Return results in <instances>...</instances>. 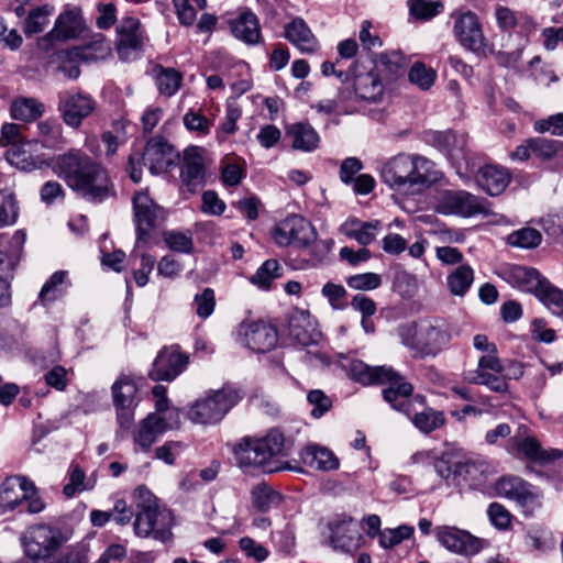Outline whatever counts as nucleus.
<instances>
[{
    "instance_id": "obj_25",
    "label": "nucleus",
    "mask_w": 563,
    "mask_h": 563,
    "mask_svg": "<svg viewBox=\"0 0 563 563\" xmlns=\"http://www.w3.org/2000/svg\"><path fill=\"white\" fill-rule=\"evenodd\" d=\"M510 175L504 167L485 165L476 175L478 186L489 196L500 195L510 183Z\"/></svg>"
},
{
    "instance_id": "obj_61",
    "label": "nucleus",
    "mask_w": 563,
    "mask_h": 563,
    "mask_svg": "<svg viewBox=\"0 0 563 563\" xmlns=\"http://www.w3.org/2000/svg\"><path fill=\"white\" fill-rule=\"evenodd\" d=\"M333 242L331 240L318 241L316 239L308 247H302L307 250L310 257L307 260L310 266H317L322 263L328 256Z\"/></svg>"
},
{
    "instance_id": "obj_13",
    "label": "nucleus",
    "mask_w": 563,
    "mask_h": 563,
    "mask_svg": "<svg viewBox=\"0 0 563 563\" xmlns=\"http://www.w3.org/2000/svg\"><path fill=\"white\" fill-rule=\"evenodd\" d=\"M205 150L199 146H190L184 151L180 166V181L189 194H195L206 184Z\"/></svg>"
},
{
    "instance_id": "obj_35",
    "label": "nucleus",
    "mask_w": 563,
    "mask_h": 563,
    "mask_svg": "<svg viewBox=\"0 0 563 563\" xmlns=\"http://www.w3.org/2000/svg\"><path fill=\"white\" fill-rule=\"evenodd\" d=\"M474 283V271L470 265L461 264L446 275V287L451 295L464 297Z\"/></svg>"
},
{
    "instance_id": "obj_49",
    "label": "nucleus",
    "mask_w": 563,
    "mask_h": 563,
    "mask_svg": "<svg viewBox=\"0 0 563 563\" xmlns=\"http://www.w3.org/2000/svg\"><path fill=\"white\" fill-rule=\"evenodd\" d=\"M51 13L52 9H49L47 5L33 9L24 20V34L31 36L42 32L48 23V16Z\"/></svg>"
},
{
    "instance_id": "obj_41",
    "label": "nucleus",
    "mask_w": 563,
    "mask_h": 563,
    "mask_svg": "<svg viewBox=\"0 0 563 563\" xmlns=\"http://www.w3.org/2000/svg\"><path fill=\"white\" fill-rule=\"evenodd\" d=\"M40 142L44 147L56 150L60 148L66 140L63 135V128L55 121H41L37 123Z\"/></svg>"
},
{
    "instance_id": "obj_58",
    "label": "nucleus",
    "mask_w": 563,
    "mask_h": 563,
    "mask_svg": "<svg viewBox=\"0 0 563 563\" xmlns=\"http://www.w3.org/2000/svg\"><path fill=\"white\" fill-rule=\"evenodd\" d=\"M464 467L471 485L475 487L484 485L490 474L489 465L485 462H471Z\"/></svg>"
},
{
    "instance_id": "obj_46",
    "label": "nucleus",
    "mask_w": 563,
    "mask_h": 563,
    "mask_svg": "<svg viewBox=\"0 0 563 563\" xmlns=\"http://www.w3.org/2000/svg\"><path fill=\"white\" fill-rule=\"evenodd\" d=\"M413 527L401 525L395 529L386 528L378 533V543L384 549H393L413 534Z\"/></svg>"
},
{
    "instance_id": "obj_31",
    "label": "nucleus",
    "mask_w": 563,
    "mask_h": 563,
    "mask_svg": "<svg viewBox=\"0 0 563 563\" xmlns=\"http://www.w3.org/2000/svg\"><path fill=\"white\" fill-rule=\"evenodd\" d=\"M301 460L307 466L318 471H333L339 468V460L332 451L324 446L311 444L305 448Z\"/></svg>"
},
{
    "instance_id": "obj_56",
    "label": "nucleus",
    "mask_w": 563,
    "mask_h": 563,
    "mask_svg": "<svg viewBox=\"0 0 563 563\" xmlns=\"http://www.w3.org/2000/svg\"><path fill=\"white\" fill-rule=\"evenodd\" d=\"M346 284L356 290H373L382 285V277L376 273L356 274L350 276Z\"/></svg>"
},
{
    "instance_id": "obj_60",
    "label": "nucleus",
    "mask_w": 563,
    "mask_h": 563,
    "mask_svg": "<svg viewBox=\"0 0 563 563\" xmlns=\"http://www.w3.org/2000/svg\"><path fill=\"white\" fill-rule=\"evenodd\" d=\"M380 230V221H364L355 234H351V239L355 240L360 245L367 246L376 238L377 232Z\"/></svg>"
},
{
    "instance_id": "obj_20",
    "label": "nucleus",
    "mask_w": 563,
    "mask_h": 563,
    "mask_svg": "<svg viewBox=\"0 0 563 563\" xmlns=\"http://www.w3.org/2000/svg\"><path fill=\"white\" fill-rule=\"evenodd\" d=\"M82 26L81 9L78 7H67L57 18L55 25L40 41V45L48 49L55 41H65L78 35Z\"/></svg>"
},
{
    "instance_id": "obj_24",
    "label": "nucleus",
    "mask_w": 563,
    "mask_h": 563,
    "mask_svg": "<svg viewBox=\"0 0 563 563\" xmlns=\"http://www.w3.org/2000/svg\"><path fill=\"white\" fill-rule=\"evenodd\" d=\"M36 487L34 483L24 476H9L0 486V503L8 509L13 510L25 498L30 497V493L34 494Z\"/></svg>"
},
{
    "instance_id": "obj_51",
    "label": "nucleus",
    "mask_w": 563,
    "mask_h": 563,
    "mask_svg": "<svg viewBox=\"0 0 563 563\" xmlns=\"http://www.w3.org/2000/svg\"><path fill=\"white\" fill-rule=\"evenodd\" d=\"M408 77L411 84L417 85L422 90H428L433 86L437 73L423 63L417 62L411 66Z\"/></svg>"
},
{
    "instance_id": "obj_23",
    "label": "nucleus",
    "mask_w": 563,
    "mask_h": 563,
    "mask_svg": "<svg viewBox=\"0 0 563 563\" xmlns=\"http://www.w3.org/2000/svg\"><path fill=\"white\" fill-rule=\"evenodd\" d=\"M495 488L499 496L515 499L522 506L534 504L540 497L539 493L533 490L529 483L512 475L499 478Z\"/></svg>"
},
{
    "instance_id": "obj_12",
    "label": "nucleus",
    "mask_w": 563,
    "mask_h": 563,
    "mask_svg": "<svg viewBox=\"0 0 563 563\" xmlns=\"http://www.w3.org/2000/svg\"><path fill=\"white\" fill-rule=\"evenodd\" d=\"M438 541L449 551L472 556L486 545V541L472 536L465 530L450 526H440L434 529Z\"/></svg>"
},
{
    "instance_id": "obj_21",
    "label": "nucleus",
    "mask_w": 563,
    "mask_h": 563,
    "mask_svg": "<svg viewBox=\"0 0 563 563\" xmlns=\"http://www.w3.org/2000/svg\"><path fill=\"white\" fill-rule=\"evenodd\" d=\"M330 529L334 550L351 554L360 548L363 537L352 518L335 520L330 523Z\"/></svg>"
},
{
    "instance_id": "obj_47",
    "label": "nucleus",
    "mask_w": 563,
    "mask_h": 563,
    "mask_svg": "<svg viewBox=\"0 0 563 563\" xmlns=\"http://www.w3.org/2000/svg\"><path fill=\"white\" fill-rule=\"evenodd\" d=\"M163 240L169 250L189 254L194 251V240L190 231H165Z\"/></svg>"
},
{
    "instance_id": "obj_62",
    "label": "nucleus",
    "mask_w": 563,
    "mask_h": 563,
    "mask_svg": "<svg viewBox=\"0 0 563 563\" xmlns=\"http://www.w3.org/2000/svg\"><path fill=\"white\" fill-rule=\"evenodd\" d=\"M85 472L78 465L70 466L69 483L63 488V493L66 497H73L76 493L82 492L85 487Z\"/></svg>"
},
{
    "instance_id": "obj_26",
    "label": "nucleus",
    "mask_w": 563,
    "mask_h": 563,
    "mask_svg": "<svg viewBox=\"0 0 563 563\" xmlns=\"http://www.w3.org/2000/svg\"><path fill=\"white\" fill-rule=\"evenodd\" d=\"M230 27L233 35L249 45L261 42L262 33L257 16L249 11H242L235 19L231 20Z\"/></svg>"
},
{
    "instance_id": "obj_17",
    "label": "nucleus",
    "mask_w": 563,
    "mask_h": 563,
    "mask_svg": "<svg viewBox=\"0 0 563 563\" xmlns=\"http://www.w3.org/2000/svg\"><path fill=\"white\" fill-rule=\"evenodd\" d=\"M118 45L117 51L122 60H130L136 57L142 49L144 35L139 19L125 16L117 26Z\"/></svg>"
},
{
    "instance_id": "obj_8",
    "label": "nucleus",
    "mask_w": 563,
    "mask_h": 563,
    "mask_svg": "<svg viewBox=\"0 0 563 563\" xmlns=\"http://www.w3.org/2000/svg\"><path fill=\"white\" fill-rule=\"evenodd\" d=\"M438 210L443 214L471 218L476 214H489V202L465 190L445 191Z\"/></svg>"
},
{
    "instance_id": "obj_27",
    "label": "nucleus",
    "mask_w": 563,
    "mask_h": 563,
    "mask_svg": "<svg viewBox=\"0 0 563 563\" xmlns=\"http://www.w3.org/2000/svg\"><path fill=\"white\" fill-rule=\"evenodd\" d=\"M165 418L157 413H150L143 419L133 433V440L143 451H148L158 434L166 430Z\"/></svg>"
},
{
    "instance_id": "obj_57",
    "label": "nucleus",
    "mask_w": 563,
    "mask_h": 563,
    "mask_svg": "<svg viewBox=\"0 0 563 563\" xmlns=\"http://www.w3.org/2000/svg\"><path fill=\"white\" fill-rule=\"evenodd\" d=\"M196 313L201 319H207L212 314L216 307L214 291L211 288H205L201 294L195 296Z\"/></svg>"
},
{
    "instance_id": "obj_42",
    "label": "nucleus",
    "mask_w": 563,
    "mask_h": 563,
    "mask_svg": "<svg viewBox=\"0 0 563 563\" xmlns=\"http://www.w3.org/2000/svg\"><path fill=\"white\" fill-rule=\"evenodd\" d=\"M253 506L261 512H267L278 506L282 496L266 484H258L252 489Z\"/></svg>"
},
{
    "instance_id": "obj_63",
    "label": "nucleus",
    "mask_w": 563,
    "mask_h": 563,
    "mask_svg": "<svg viewBox=\"0 0 563 563\" xmlns=\"http://www.w3.org/2000/svg\"><path fill=\"white\" fill-rule=\"evenodd\" d=\"M490 522L499 530H506L511 523L510 512L500 504L493 503L487 510Z\"/></svg>"
},
{
    "instance_id": "obj_10",
    "label": "nucleus",
    "mask_w": 563,
    "mask_h": 563,
    "mask_svg": "<svg viewBox=\"0 0 563 563\" xmlns=\"http://www.w3.org/2000/svg\"><path fill=\"white\" fill-rule=\"evenodd\" d=\"M236 340L254 352L266 353L277 345L278 333L264 321H244L238 328Z\"/></svg>"
},
{
    "instance_id": "obj_37",
    "label": "nucleus",
    "mask_w": 563,
    "mask_h": 563,
    "mask_svg": "<svg viewBox=\"0 0 563 563\" xmlns=\"http://www.w3.org/2000/svg\"><path fill=\"white\" fill-rule=\"evenodd\" d=\"M384 385H388L383 390V398L386 402L390 404V406L396 409V406L410 397L413 391V387L410 383L405 382L404 378L393 369V376L388 377V380L385 382Z\"/></svg>"
},
{
    "instance_id": "obj_3",
    "label": "nucleus",
    "mask_w": 563,
    "mask_h": 563,
    "mask_svg": "<svg viewBox=\"0 0 563 563\" xmlns=\"http://www.w3.org/2000/svg\"><path fill=\"white\" fill-rule=\"evenodd\" d=\"M398 334L405 346L421 356H435L451 340L446 322L439 318L400 325Z\"/></svg>"
},
{
    "instance_id": "obj_52",
    "label": "nucleus",
    "mask_w": 563,
    "mask_h": 563,
    "mask_svg": "<svg viewBox=\"0 0 563 563\" xmlns=\"http://www.w3.org/2000/svg\"><path fill=\"white\" fill-rule=\"evenodd\" d=\"M443 4L433 0H410V14L418 20H430L441 13Z\"/></svg>"
},
{
    "instance_id": "obj_38",
    "label": "nucleus",
    "mask_w": 563,
    "mask_h": 563,
    "mask_svg": "<svg viewBox=\"0 0 563 563\" xmlns=\"http://www.w3.org/2000/svg\"><path fill=\"white\" fill-rule=\"evenodd\" d=\"M464 378L475 385H484L492 391L505 394L508 391V383L503 373L487 372H466Z\"/></svg>"
},
{
    "instance_id": "obj_34",
    "label": "nucleus",
    "mask_w": 563,
    "mask_h": 563,
    "mask_svg": "<svg viewBox=\"0 0 563 563\" xmlns=\"http://www.w3.org/2000/svg\"><path fill=\"white\" fill-rule=\"evenodd\" d=\"M151 74L159 93L166 97L174 96L181 86L183 75L175 68H166L156 64L153 66Z\"/></svg>"
},
{
    "instance_id": "obj_19",
    "label": "nucleus",
    "mask_w": 563,
    "mask_h": 563,
    "mask_svg": "<svg viewBox=\"0 0 563 563\" xmlns=\"http://www.w3.org/2000/svg\"><path fill=\"white\" fill-rule=\"evenodd\" d=\"M453 32L460 44L475 53L484 51L486 43L477 15L472 11L459 14Z\"/></svg>"
},
{
    "instance_id": "obj_39",
    "label": "nucleus",
    "mask_w": 563,
    "mask_h": 563,
    "mask_svg": "<svg viewBox=\"0 0 563 563\" xmlns=\"http://www.w3.org/2000/svg\"><path fill=\"white\" fill-rule=\"evenodd\" d=\"M533 295L554 313L563 312V291L552 285L544 276Z\"/></svg>"
},
{
    "instance_id": "obj_6",
    "label": "nucleus",
    "mask_w": 563,
    "mask_h": 563,
    "mask_svg": "<svg viewBox=\"0 0 563 563\" xmlns=\"http://www.w3.org/2000/svg\"><path fill=\"white\" fill-rule=\"evenodd\" d=\"M242 399L239 389L224 386L198 398L188 410V419L202 426H214Z\"/></svg>"
},
{
    "instance_id": "obj_29",
    "label": "nucleus",
    "mask_w": 563,
    "mask_h": 563,
    "mask_svg": "<svg viewBox=\"0 0 563 563\" xmlns=\"http://www.w3.org/2000/svg\"><path fill=\"white\" fill-rule=\"evenodd\" d=\"M351 377L363 385H384L393 376V368L388 366H369L362 361H352L350 364Z\"/></svg>"
},
{
    "instance_id": "obj_53",
    "label": "nucleus",
    "mask_w": 563,
    "mask_h": 563,
    "mask_svg": "<svg viewBox=\"0 0 563 563\" xmlns=\"http://www.w3.org/2000/svg\"><path fill=\"white\" fill-rule=\"evenodd\" d=\"M19 207L13 194L0 195V227L15 223Z\"/></svg>"
},
{
    "instance_id": "obj_33",
    "label": "nucleus",
    "mask_w": 563,
    "mask_h": 563,
    "mask_svg": "<svg viewBox=\"0 0 563 563\" xmlns=\"http://www.w3.org/2000/svg\"><path fill=\"white\" fill-rule=\"evenodd\" d=\"M286 135L291 139V146L295 150L310 152L319 144L318 133L308 123H295L288 126Z\"/></svg>"
},
{
    "instance_id": "obj_40",
    "label": "nucleus",
    "mask_w": 563,
    "mask_h": 563,
    "mask_svg": "<svg viewBox=\"0 0 563 563\" xmlns=\"http://www.w3.org/2000/svg\"><path fill=\"white\" fill-rule=\"evenodd\" d=\"M10 111L13 119L29 122L43 114L44 106L34 98H19L12 102Z\"/></svg>"
},
{
    "instance_id": "obj_28",
    "label": "nucleus",
    "mask_w": 563,
    "mask_h": 563,
    "mask_svg": "<svg viewBox=\"0 0 563 563\" xmlns=\"http://www.w3.org/2000/svg\"><path fill=\"white\" fill-rule=\"evenodd\" d=\"M504 278L512 287L533 294L543 276L537 268L512 265L505 271Z\"/></svg>"
},
{
    "instance_id": "obj_50",
    "label": "nucleus",
    "mask_w": 563,
    "mask_h": 563,
    "mask_svg": "<svg viewBox=\"0 0 563 563\" xmlns=\"http://www.w3.org/2000/svg\"><path fill=\"white\" fill-rule=\"evenodd\" d=\"M280 266L276 260L265 261L256 273L251 277V283L262 289H268L274 279L280 276Z\"/></svg>"
},
{
    "instance_id": "obj_43",
    "label": "nucleus",
    "mask_w": 563,
    "mask_h": 563,
    "mask_svg": "<svg viewBox=\"0 0 563 563\" xmlns=\"http://www.w3.org/2000/svg\"><path fill=\"white\" fill-rule=\"evenodd\" d=\"M445 422V418L441 411H437L432 408H428L426 404L423 408H420L418 413H415L412 423L423 433H430L438 428L442 427Z\"/></svg>"
},
{
    "instance_id": "obj_55",
    "label": "nucleus",
    "mask_w": 563,
    "mask_h": 563,
    "mask_svg": "<svg viewBox=\"0 0 563 563\" xmlns=\"http://www.w3.org/2000/svg\"><path fill=\"white\" fill-rule=\"evenodd\" d=\"M66 277L65 272H56L51 278L44 284L40 291V300L43 302L53 301L57 299L62 295V289L59 286L63 285Z\"/></svg>"
},
{
    "instance_id": "obj_16",
    "label": "nucleus",
    "mask_w": 563,
    "mask_h": 563,
    "mask_svg": "<svg viewBox=\"0 0 563 563\" xmlns=\"http://www.w3.org/2000/svg\"><path fill=\"white\" fill-rule=\"evenodd\" d=\"M177 155L166 139L154 136L147 141L141 161L152 174L157 175L167 172L174 165Z\"/></svg>"
},
{
    "instance_id": "obj_15",
    "label": "nucleus",
    "mask_w": 563,
    "mask_h": 563,
    "mask_svg": "<svg viewBox=\"0 0 563 563\" xmlns=\"http://www.w3.org/2000/svg\"><path fill=\"white\" fill-rule=\"evenodd\" d=\"M188 355L183 353L178 345L166 346L157 354L150 372L152 380L172 382L187 366Z\"/></svg>"
},
{
    "instance_id": "obj_32",
    "label": "nucleus",
    "mask_w": 563,
    "mask_h": 563,
    "mask_svg": "<svg viewBox=\"0 0 563 563\" xmlns=\"http://www.w3.org/2000/svg\"><path fill=\"white\" fill-rule=\"evenodd\" d=\"M114 407H136L137 386L134 378L121 374L111 386Z\"/></svg>"
},
{
    "instance_id": "obj_30",
    "label": "nucleus",
    "mask_w": 563,
    "mask_h": 563,
    "mask_svg": "<svg viewBox=\"0 0 563 563\" xmlns=\"http://www.w3.org/2000/svg\"><path fill=\"white\" fill-rule=\"evenodd\" d=\"M354 96L360 101L376 102L384 92V86L377 74L368 71L354 76Z\"/></svg>"
},
{
    "instance_id": "obj_44",
    "label": "nucleus",
    "mask_w": 563,
    "mask_h": 563,
    "mask_svg": "<svg viewBox=\"0 0 563 563\" xmlns=\"http://www.w3.org/2000/svg\"><path fill=\"white\" fill-rule=\"evenodd\" d=\"M506 241L515 247L536 249L542 242V234L539 230L527 227L511 232Z\"/></svg>"
},
{
    "instance_id": "obj_22",
    "label": "nucleus",
    "mask_w": 563,
    "mask_h": 563,
    "mask_svg": "<svg viewBox=\"0 0 563 563\" xmlns=\"http://www.w3.org/2000/svg\"><path fill=\"white\" fill-rule=\"evenodd\" d=\"M284 36L302 54L312 55L320 49L318 38L301 18H295L285 25Z\"/></svg>"
},
{
    "instance_id": "obj_64",
    "label": "nucleus",
    "mask_w": 563,
    "mask_h": 563,
    "mask_svg": "<svg viewBox=\"0 0 563 563\" xmlns=\"http://www.w3.org/2000/svg\"><path fill=\"white\" fill-rule=\"evenodd\" d=\"M534 130L539 133L550 132L553 135H563V113H556L547 119L536 121Z\"/></svg>"
},
{
    "instance_id": "obj_9",
    "label": "nucleus",
    "mask_w": 563,
    "mask_h": 563,
    "mask_svg": "<svg viewBox=\"0 0 563 563\" xmlns=\"http://www.w3.org/2000/svg\"><path fill=\"white\" fill-rule=\"evenodd\" d=\"M58 112L64 123L78 129L96 109V100L88 93L63 91L58 93Z\"/></svg>"
},
{
    "instance_id": "obj_18",
    "label": "nucleus",
    "mask_w": 563,
    "mask_h": 563,
    "mask_svg": "<svg viewBox=\"0 0 563 563\" xmlns=\"http://www.w3.org/2000/svg\"><path fill=\"white\" fill-rule=\"evenodd\" d=\"M508 452L518 457L532 462L548 463L563 456V452L556 449L544 450L541 443L533 437L514 435L508 441Z\"/></svg>"
},
{
    "instance_id": "obj_36",
    "label": "nucleus",
    "mask_w": 563,
    "mask_h": 563,
    "mask_svg": "<svg viewBox=\"0 0 563 563\" xmlns=\"http://www.w3.org/2000/svg\"><path fill=\"white\" fill-rule=\"evenodd\" d=\"M525 545L530 551L545 553L554 550L555 539L550 529L543 526H531L525 534Z\"/></svg>"
},
{
    "instance_id": "obj_2",
    "label": "nucleus",
    "mask_w": 563,
    "mask_h": 563,
    "mask_svg": "<svg viewBox=\"0 0 563 563\" xmlns=\"http://www.w3.org/2000/svg\"><path fill=\"white\" fill-rule=\"evenodd\" d=\"M135 505L134 532L142 538L152 537L161 542L172 539L174 516L167 508L159 507L157 498L145 486H139L133 494Z\"/></svg>"
},
{
    "instance_id": "obj_7",
    "label": "nucleus",
    "mask_w": 563,
    "mask_h": 563,
    "mask_svg": "<svg viewBox=\"0 0 563 563\" xmlns=\"http://www.w3.org/2000/svg\"><path fill=\"white\" fill-rule=\"evenodd\" d=\"M272 235L279 246L308 247L316 241V229L305 218L292 214L279 221Z\"/></svg>"
},
{
    "instance_id": "obj_54",
    "label": "nucleus",
    "mask_w": 563,
    "mask_h": 563,
    "mask_svg": "<svg viewBox=\"0 0 563 563\" xmlns=\"http://www.w3.org/2000/svg\"><path fill=\"white\" fill-rule=\"evenodd\" d=\"M563 146L562 142L544 137L530 139L531 152L541 159H550Z\"/></svg>"
},
{
    "instance_id": "obj_14",
    "label": "nucleus",
    "mask_w": 563,
    "mask_h": 563,
    "mask_svg": "<svg viewBox=\"0 0 563 563\" xmlns=\"http://www.w3.org/2000/svg\"><path fill=\"white\" fill-rule=\"evenodd\" d=\"M133 211L136 223L135 247H140L151 239V231L156 225L159 207L146 192L140 191L133 197Z\"/></svg>"
},
{
    "instance_id": "obj_1",
    "label": "nucleus",
    "mask_w": 563,
    "mask_h": 563,
    "mask_svg": "<svg viewBox=\"0 0 563 563\" xmlns=\"http://www.w3.org/2000/svg\"><path fill=\"white\" fill-rule=\"evenodd\" d=\"M53 170L89 202L101 203L115 196L107 170L81 150L70 148L57 155L53 161Z\"/></svg>"
},
{
    "instance_id": "obj_59",
    "label": "nucleus",
    "mask_w": 563,
    "mask_h": 563,
    "mask_svg": "<svg viewBox=\"0 0 563 563\" xmlns=\"http://www.w3.org/2000/svg\"><path fill=\"white\" fill-rule=\"evenodd\" d=\"M307 399L312 406L311 415L314 418H321L332 407L331 399L320 389L310 390Z\"/></svg>"
},
{
    "instance_id": "obj_45",
    "label": "nucleus",
    "mask_w": 563,
    "mask_h": 563,
    "mask_svg": "<svg viewBox=\"0 0 563 563\" xmlns=\"http://www.w3.org/2000/svg\"><path fill=\"white\" fill-rule=\"evenodd\" d=\"M7 161L23 172H30L40 166L37 157L31 155L19 144L11 145L5 152Z\"/></svg>"
},
{
    "instance_id": "obj_4",
    "label": "nucleus",
    "mask_w": 563,
    "mask_h": 563,
    "mask_svg": "<svg viewBox=\"0 0 563 563\" xmlns=\"http://www.w3.org/2000/svg\"><path fill=\"white\" fill-rule=\"evenodd\" d=\"M285 439L278 430H271L263 438H243L233 448V453L240 466H258L266 473L279 470L273 460L284 456Z\"/></svg>"
},
{
    "instance_id": "obj_48",
    "label": "nucleus",
    "mask_w": 563,
    "mask_h": 563,
    "mask_svg": "<svg viewBox=\"0 0 563 563\" xmlns=\"http://www.w3.org/2000/svg\"><path fill=\"white\" fill-rule=\"evenodd\" d=\"M179 22L185 25H191L197 18V9L206 8V0H173Z\"/></svg>"
},
{
    "instance_id": "obj_11",
    "label": "nucleus",
    "mask_w": 563,
    "mask_h": 563,
    "mask_svg": "<svg viewBox=\"0 0 563 563\" xmlns=\"http://www.w3.org/2000/svg\"><path fill=\"white\" fill-rule=\"evenodd\" d=\"M63 536L58 529L41 525L30 532L24 541V550L33 560L49 559L62 545Z\"/></svg>"
},
{
    "instance_id": "obj_5",
    "label": "nucleus",
    "mask_w": 563,
    "mask_h": 563,
    "mask_svg": "<svg viewBox=\"0 0 563 563\" xmlns=\"http://www.w3.org/2000/svg\"><path fill=\"white\" fill-rule=\"evenodd\" d=\"M431 162L420 155L399 154L388 159L380 169L382 180L390 188L428 186L437 178L431 174Z\"/></svg>"
}]
</instances>
